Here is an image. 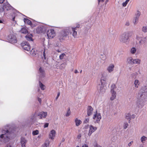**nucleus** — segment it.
<instances>
[{
  "mask_svg": "<svg viewBox=\"0 0 147 147\" xmlns=\"http://www.w3.org/2000/svg\"><path fill=\"white\" fill-rule=\"evenodd\" d=\"M139 101L138 103L139 108H142L145 105L147 98V86H144L141 88L138 96Z\"/></svg>",
  "mask_w": 147,
  "mask_h": 147,
  "instance_id": "obj_1",
  "label": "nucleus"
},
{
  "mask_svg": "<svg viewBox=\"0 0 147 147\" xmlns=\"http://www.w3.org/2000/svg\"><path fill=\"white\" fill-rule=\"evenodd\" d=\"M10 131L3 128L0 129V139L4 143L9 142L11 139Z\"/></svg>",
  "mask_w": 147,
  "mask_h": 147,
  "instance_id": "obj_2",
  "label": "nucleus"
},
{
  "mask_svg": "<svg viewBox=\"0 0 147 147\" xmlns=\"http://www.w3.org/2000/svg\"><path fill=\"white\" fill-rule=\"evenodd\" d=\"M70 28L69 27L64 28L59 33L58 37L60 40H63L67 37L69 34H71Z\"/></svg>",
  "mask_w": 147,
  "mask_h": 147,
  "instance_id": "obj_3",
  "label": "nucleus"
},
{
  "mask_svg": "<svg viewBox=\"0 0 147 147\" xmlns=\"http://www.w3.org/2000/svg\"><path fill=\"white\" fill-rule=\"evenodd\" d=\"M45 74L44 70L43 68L40 67L39 69L37 77L38 78L39 80V86L41 90H44L45 89V86L40 81L42 80V78L45 77Z\"/></svg>",
  "mask_w": 147,
  "mask_h": 147,
  "instance_id": "obj_4",
  "label": "nucleus"
},
{
  "mask_svg": "<svg viewBox=\"0 0 147 147\" xmlns=\"http://www.w3.org/2000/svg\"><path fill=\"white\" fill-rule=\"evenodd\" d=\"M136 38L138 41V44L139 46L142 47L146 45L147 42L146 37H143L139 35H137Z\"/></svg>",
  "mask_w": 147,
  "mask_h": 147,
  "instance_id": "obj_5",
  "label": "nucleus"
},
{
  "mask_svg": "<svg viewBox=\"0 0 147 147\" xmlns=\"http://www.w3.org/2000/svg\"><path fill=\"white\" fill-rule=\"evenodd\" d=\"M129 39V32H125L123 33L119 37V40L122 42L127 44Z\"/></svg>",
  "mask_w": 147,
  "mask_h": 147,
  "instance_id": "obj_6",
  "label": "nucleus"
},
{
  "mask_svg": "<svg viewBox=\"0 0 147 147\" xmlns=\"http://www.w3.org/2000/svg\"><path fill=\"white\" fill-rule=\"evenodd\" d=\"M37 116L38 115L36 112L32 114L29 117V119H28L27 121V122H29L31 124H32L36 121Z\"/></svg>",
  "mask_w": 147,
  "mask_h": 147,
  "instance_id": "obj_7",
  "label": "nucleus"
},
{
  "mask_svg": "<svg viewBox=\"0 0 147 147\" xmlns=\"http://www.w3.org/2000/svg\"><path fill=\"white\" fill-rule=\"evenodd\" d=\"M21 45L22 48L24 50L29 51L30 49V46L29 43L27 41L22 42Z\"/></svg>",
  "mask_w": 147,
  "mask_h": 147,
  "instance_id": "obj_8",
  "label": "nucleus"
},
{
  "mask_svg": "<svg viewBox=\"0 0 147 147\" xmlns=\"http://www.w3.org/2000/svg\"><path fill=\"white\" fill-rule=\"evenodd\" d=\"M9 42L12 44L16 43L17 42V39L15 36L11 34L9 35L7 38Z\"/></svg>",
  "mask_w": 147,
  "mask_h": 147,
  "instance_id": "obj_9",
  "label": "nucleus"
},
{
  "mask_svg": "<svg viewBox=\"0 0 147 147\" xmlns=\"http://www.w3.org/2000/svg\"><path fill=\"white\" fill-rule=\"evenodd\" d=\"M47 34L48 37L49 39L53 38L55 36V32L54 30L52 29L48 30Z\"/></svg>",
  "mask_w": 147,
  "mask_h": 147,
  "instance_id": "obj_10",
  "label": "nucleus"
},
{
  "mask_svg": "<svg viewBox=\"0 0 147 147\" xmlns=\"http://www.w3.org/2000/svg\"><path fill=\"white\" fill-rule=\"evenodd\" d=\"M101 116L100 114L99 113H96L94 115L93 119L94 120L95 123H99L101 119Z\"/></svg>",
  "mask_w": 147,
  "mask_h": 147,
  "instance_id": "obj_11",
  "label": "nucleus"
},
{
  "mask_svg": "<svg viewBox=\"0 0 147 147\" xmlns=\"http://www.w3.org/2000/svg\"><path fill=\"white\" fill-rule=\"evenodd\" d=\"M98 90L100 92L103 93L105 92V90L107 89V88L105 84H104L103 85L101 84H99L98 86L97 87Z\"/></svg>",
  "mask_w": 147,
  "mask_h": 147,
  "instance_id": "obj_12",
  "label": "nucleus"
},
{
  "mask_svg": "<svg viewBox=\"0 0 147 147\" xmlns=\"http://www.w3.org/2000/svg\"><path fill=\"white\" fill-rule=\"evenodd\" d=\"M89 129V131L88 135L89 136H90L97 129V128L96 127L93 126L92 125H90Z\"/></svg>",
  "mask_w": 147,
  "mask_h": 147,
  "instance_id": "obj_13",
  "label": "nucleus"
},
{
  "mask_svg": "<svg viewBox=\"0 0 147 147\" xmlns=\"http://www.w3.org/2000/svg\"><path fill=\"white\" fill-rule=\"evenodd\" d=\"M47 112L42 111L40 112L38 115V116L40 117V119H43L45 118L47 116Z\"/></svg>",
  "mask_w": 147,
  "mask_h": 147,
  "instance_id": "obj_14",
  "label": "nucleus"
},
{
  "mask_svg": "<svg viewBox=\"0 0 147 147\" xmlns=\"http://www.w3.org/2000/svg\"><path fill=\"white\" fill-rule=\"evenodd\" d=\"M56 134V132L53 129L51 130L49 134V138L53 140L54 139V137Z\"/></svg>",
  "mask_w": 147,
  "mask_h": 147,
  "instance_id": "obj_15",
  "label": "nucleus"
},
{
  "mask_svg": "<svg viewBox=\"0 0 147 147\" xmlns=\"http://www.w3.org/2000/svg\"><path fill=\"white\" fill-rule=\"evenodd\" d=\"M115 65L113 63L109 65L108 67L107 70L109 73H111L114 69Z\"/></svg>",
  "mask_w": 147,
  "mask_h": 147,
  "instance_id": "obj_16",
  "label": "nucleus"
},
{
  "mask_svg": "<svg viewBox=\"0 0 147 147\" xmlns=\"http://www.w3.org/2000/svg\"><path fill=\"white\" fill-rule=\"evenodd\" d=\"M93 109L91 106H89L88 107L87 109V114L88 116H89L92 115Z\"/></svg>",
  "mask_w": 147,
  "mask_h": 147,
  "instance_id": "obj_17",
  "label": "nucleus"
},
{
  "mask_svg": "<svg viewBox=\"0 0 147 147\" xmlns=\"http://www.w3.org/2000/svg\"><path fill=\"white\" fill-rule=\"evenodd\" d=\"M106 81V77L104 76L103 74H102V76L100 78V83L102 85L105 84Z\"/></svg>",
  "mask_w": 147,
  "mask_h": 147,
  "instance_id": "obj_18",
  "label": "nucleus"
},
{
  "mask_svg": "<svg viewBox=\"0 0 147 147\" xmlns=\"http://www.w3.org/2000/svg\"><path fill=\"white\" fill-rule=\"evenodd\" d=\"M111 96L110 98L111 100H113L115 99L116 96V93L115 91H111Z\"/></svg>",
  "mask_w": 147,
  "mask_h": 147,
  "instance_id": "obj_19",
  "label": "nucleus"
},
{
  "mask_svg": "<svg viewBox=\"0 0 147 147\" xmlns=\"http://www.w3.org/2000/svg\"><path fill=\"white\" fill-rule=\"evenodd\" d=\"M69 28H70V31H71L72 30L73 31L72 35L74 38H76L77 34V32L76 31V28H71V27H69Z\"/></svg>",
  "mask_w": 147,
  "mask_h": 147,
  "instance_id": "obj_20",
  "label": "nucleus"
},
{
  "mask_svg": "<svg viewBox=\"0 0 147 147\" xmlns=\"http://www.w3.org/2000/svg\"><path fill=\"white\" fill-rule=\"evenodd\" d=\"M5 7V9L6 12L7 11H10L12 9V7L9 4L7 3V4L4 5Z\"/></svg>",
  "mask_w": 147,
  "mask_h": 147,
  "instance_id": "obj_21",
  "label": "nucleus"
},
{
  "mask_svg": "<svg viewBox=\"0 0 147 147\" xmlns=\"http://www.w3.org/2000/svg\"><path fill=\"white\" fill-rule=\"evenodd\" d=\"M134 59L131 57H129L127 59V63L130 65H133Z\"/></svg>",
  "mask_w": 147,
  "mask_h": 147,
  "instance_id": "obj_22",
  "label": "nucleus"
},
{
  "mask_svg": "<svg viewBox=\"0 0 147 147\" xmlns=\"http://www.w3.org/2000/svg\"><path fill=\"white\" fill-rule=\"evenodd\" d=\"M129 51L131 54L135 55L137 52V49L135 47H132L130 49Z\"/></svg>",
  "mask_w": 147,
  "mask_h": 147,
  "instance_id": "obj_23",
  "label": "nucleus"
},
{
  "mask_svg": "<svg viewBox=\"0 0 147 147\" xmlns=\"http://www.w3.org/2000/svg\"><path fill=\"white\" fill-rule=\"evenodd\" d=\"M147 140V137L144 136H142L140 138V141L142 143L144 144L145 143Z\"/></svg>",
  "mask_w": 147,
  "mask_h": 147,
  "instance_id": "obj_24",
  "label": "nucleus"
},
{
  "mask_svg": "<svg viewBox=\"0 0 147 147\" xmlns=\"http://www.w3.org/2000/svg\"><path fill=\"white\" fill-rule=\"evenodd\" d=\"M32 36L31 34H28L26 36V39L29 41H32Z\"/></svg>",
  "mask_w": 147,
  "mask_h": 147,
  "instance_id": "obj_25",
  "label": "nucleus"
},
{
  "mask_svg": "<svg viewBox=\"0 0 147 147\" xmlns=\"http://www.w3.org/2000/svg\"><path fill=\"white\" fill-rule=\"evenodd\" d=\"M141 62V60L139 59H134L133 65L135 64H137L139 65L140 64Z\"/></svg>",
  "mask_w": 147,
  "mask_h": 147,
  "instance_id": "obj_26",
  "label": "nucleus"
},
{
  "mask_svg": "<svg viewBox=\"0 0 147 147\" xmlns=\"http://www.w3.org/2000/svg\"><path fill=\"white\" fill-rule=\"evenodd\" d=\"M75 122L76 126H79L82 123V121L78 118H76L75 119Z\"/></svg>",
  "mask_w": 147,
  "mask_h": 147,
  "instance_id": "obj_27",
  "label": "nucleus"
},
{
  "mask_svg": "<svg viewBox=\"0 0 147 147\" xmlns=\"http://www.w3.org/2000/svg\"><path fill=\"white\" fill-rule=\"evenodd\" d=\"M24 21L25 23L29 25H31L32 24L31 21L27 19L24 18Z\"/></svg>",
  "mask_w": 147,
  "mask_h": 147,
  "instance_id": "obj_28",
  "label": "nucleus"
},
{
  "mask_svg": "<svg viewBox=\"0 0 147 147\" xmlns=\"http://www.w3.org/2000/svg\"><path fill=\"white\" fill-rule=\"evenodd\" d=\"M5 8L4 6L3 5L2 7L0 8V12L3 13V15H4L5 13H7Z\"/></svg>",
  "mask_w": 147,
  "mask_h": 147,
  "instance_id": "obj_29",
  "label": "nucleus"
},
{
  "mask_svg": "<svg viewBox=\"0 0 147 147\" xmlns=\"http://www.w3.org/2000/svg\"><path fill=\"white\" fill-rule=\"evenodd\" d=\"M27 142V140H26L25 138H22L21 140V144H26Z\"/></svg>",
  "mask_w": 147,
  "mask_h": 147,
  "instance_id": "obj_30",
  "label": "nucleus"
},
{
  "mask_svg": "<svg viewBox=\"0 0 147 147\" xmlns=\"http://www.w3.org/2000/svg\"><path fill=\"white\" fill-rule=\"evenodd\" d=\"M47 51L45 49L43 53V57L45 60H46L47 59L46 55L47 54Z\"/></svg>",
  "mask_w": 147,
  "mask_h": 147,
  "instance_id": "obj_31",
  "label": "nucleus"
},
{
  "mask_svg": "<svg viewBox=\"0 0 147 147\" xmlns=\"http://www.w3.org/2000/svg\"><path fill=\"white\" fill-rule=\"evenodd\" d=\"M139 20V18L135 17L133 20V23L134 25H136L138 23Z\"/></svg>",
  "mask_w": 147,
  "mask_h": 147,
  "instance_id": "obj_32",
  "label": "nucleus"
},
{
  "mask_svg": "<svg viewBox=\"0 0 147 147\" xmlns=\"http://www.w3.org/2000/svg\"><path fill=\"white\" fill-rule=\"evenodd\" d=\"M49 144V141H47L42 146V147H48Z\"/></svg>",
  "mask_w": 147,
  "mask_h": 147,
  "instance_id": "obj_33",
  "label": "nucleus"
},
{
  "mask_svg": "<svg viewBox=\"0 0 147 147\" xmlns=\"http://www.w3.org/2000/svg\"><path fill=\"white\" fill-rule=\"evenodd\" d=\"M134 84L135 88H138V85L139 84V82L138 80H136L134 82Z\"/></svg>",
  "mask_w": 147,
  "mask_h": 147,
  "instance_id": "obj_34",
  "label": "nucleus"
},
{
  "mask_svg": "<svg viewBox=\"0 0 147 147\" xmlns=\"http://www.w3.org/2000/svg\"><path fill=\"white\" fill-rule=\"evenodd\" d=\"M116 88V86L115 84H113L111 86V91H115V90Z\"/></svg>",
  "mask_w": 147,
  "mask_h": 147,
  "instance_id": "obj_35",
  "label": "nucleus"
},
{
  "mask_svg": "<svg viewBox=\"0 0 147 147\" xmlns=\"http://www.w3.org/2000/svg\"><path fill=\"white\" fill-rule=\"evenodd\" d=\"M20 32L23 33H26L28 32V30L26 28H23L20 30Z\"/></svg>",
  "mask_w": 147,
  "mask_h": 147,
  "instance_id": "obj_36",
  "label": "nucleus"
},
{
  "mask_svg": "<svg viewBox=\"0 0 147 147\" xmlns=\"http://www.w3.org/2000/svg\"><path fill=\"white\" fill-rule=\"evenodd\" d=\"M42 29L41 27H38L36 29V31L37 33H39L41 32Z\"/></svg>",
  "mask_w": 147,
  "mask_h": 147,
  "instance_id": "obj_37",
  "label": "nucleus"
},
{
  "mask_svg": "<svg viewBox=\"0 0 147 147\" xmlns=\"http://www.w3.org/2000/svg\"><path fill=\"white\" fill-rule=\"evenodd\" d=\"M142 31L144 33L147 32V26H143L142 28Z\"/></svg>",
  "mask_w": 147,
  "mask_h": 147,
  "instance_id": "obj_38",
  "label": "nucleus"
},
{
  "mask_svg": "<svg viewBox=\"0 0 147 147\" xmlns=\"http://www.w3.org/2000/svg\"><path fill=\"white\" fill-rule=\"evenodd\" d=\"M131 114L130 113H128L125 114V117L127 119H130Z\"/></svg>",
  "mask_w": 147,
  "mask_h": 147,
  "instance_id": "obj_39",
  "label": "nucleus"
},
{
  "mask_svg": "<svg viewBox=\"0 0 147 147\" xmlns=\"http://www.w3.org/2000/svg\"><path fill=\"white\" fill-rule=\"evenodd\" d=\"M71 113L70 108H69L67 111V112L65 114L66 116L68 117L71 114Z\"/></svg>",
  "mask_w": 147,
  "mask_h": 147,
  "instance_id": "obj_40",
  "label": "nucleus"
},
{
  "mask_svg": "<svg viewBox=\"0 0 147 147\" xmlns=\"http://www.w3.org/2000/svg\"><path fill=\"white\" fill-rule=\"evenodd\" d=\"M67 65V63L66 62H64L63 63H62L60 66V68L61 69H63L65 67L66 65Z\"/></svg>",
  "mask_w": 147,
  "mask_h": 147,
  "instance_id": "obj_41",
  "label": "nucleus"
},
{
  "mask_svg": "<svg viewBox=\"0 0 147 147\" xmlns=\"http://www.w3.org/2000/svg\"><path fill=\"white\" fill-rule=\"evenodd\" d=\"M39 133V131L37 130L33 131L32 132V134L34 136L36 135Z\"/></svg>",
  "mask_w": 147,
  "mask_h": 147,
  "instance_id": "obj_42",
  "label": "nucleus"
},
{
  "mask_svg": "<svg viewBox=\"0 0 147 147\" xmlns=\"http://www.w3.org/2000/svg\"><path fill=\"white\" fill-rule=\"evenodd\" d=\"M129 1V0H126L125 2L123 3H122L123 6L124 7H125Z\"/></svg>",
  "mask_w": 147,
  "mask_h": 147,
  "instance_id": "obj_43",
  "label": "nucleus"
},
{
  "mask_svg": "<svg viewBox=\"0 0 147 147\" xmlns=\"http://www.w3.org/2000/svg\"><path fill=\"white\" fill-rule=\"evenodd\" d=\"M65 56V55L64 53H63L60 55L59 56V58L61 59H62Z\"/></svg>",
  "mask_w": 147,
  "mask_h": 147,
  "instance_id": "obj_44",
  "label": "nucleus"
},
{
  "mask_svg": "<svg viewBox=\"0 0 147 147\" xmlns=\"http://www.w3.org/2000/svg\"><path fill=\"white\" fill-rule=\"evenodd\" d=\"M100 58L102 60H104L106 59V57L105 55L104 54L103 55H101Z\"/></svg>",
  "mask_w": 147,
  "mask_h": 147,
  "instance_id": "obj_45",
  "label": "nucleus"
},
{
  "mask_svg": "<svg viewBox=\"0 0 147 147\" xmlns=\"http://www.w3.org/2000/svg\"><path fill=\"white\" fill-rule=\"evenodd\" d=\"M140 12L139 11H137L136 13V14L135 17L139 18V17L140 16Z\"/></svg>",
  "mask_w": 147,
  "mask_h": 147,
  "instance_id": "obj_46",
  "label": "nucleus"
},
{
  "mask_svg": "<svg viewBox=\"0 0 147 147\" xmlns=\"http://www.w3.org/2000/svg\"><path fill=\"white\" fill-rule=\"evenodd\" d=\"M128 125V124L127 123H124V128L125 129L127 128Z\"/></svg>",
  "mask_w": 147,
  "mask_h": 147,
  "instance_id": "obj_47",
  "label": "nucleus"
},
{
  "mask_svg": "<svg viewBox=\"0 0 147 147\" xmlns=\"http://www.w3.org/2000/svg\"><path fill=\"white\" fill-rule=\"evenodd\" d=\"M89 121V118H86L84 121V123H88Z\"/></svg>",
  "mask_w": 147,
  "mask_h": 147,
  "instance_id": "obj_48",
  "label": "nucleus"
},
{
  "mask_svg": "<svg viewBox=\"0 0 147 147\" xmlns=\"http://www.w3.org/2000/svg\"><path fill=\"white\" fill-rule=\"evenodd\" d=\"M49 123H45L44 125V128H46L47 127H48L49 126Z\"/></svg>",
  "mask_w": 147,
  "mask_h": 147,
  "instance_id": "obj_49",
  "label": "nucleus"
},
{
  "mask_svg": "<svg viewBox=\"0 0 147 147\" xmlns=\"http://www.w3.org/2000/svg\"><path fill=\"white\" fill-rule=\"evenodd\" d=\"M135 115L134 114H132V115H131L130 119H129V120L131 119H134L135 117Z\"/></svg>",
  "mask_w": 147,
  "mask_h": 147,
  "instance_id": "obj_50",
  "label": "nucleus"
},
{
  "mask_svg": "<svg viewBox=\"0 0 147 147\" xmlns=\"http://www.w3.org/2000/svg\"><path fill=\"white\" fill-rule=\"evenodd\" d=\"M34 51V50L33 49L30 51V54L32 55H34L36 54L35 53H33Z\"/></svg>",
  "mask_w": 147,
  "mask_h": 147,
  "instance_id": "obj_51",
  "label": "nucleus"
},
{
  "mask_svg": "<svg viewBox=\"0 0 147 147\" xmlns=\"http://www.w3.org/2000/svg\"><path fill=\"white\" fill-rule=\"evenodd\" d=\"M133 143V141H131V142H129L128 144V146L129 147H130Z\"/></svg>",
  "mask_w": 147,
  "mask_h": 147,
  "instance_id": "obj_52",
  "label": "nucleus"
},
{
  "mask_svg": "<svg viewBox=\"0 0 147 147\" xmlns=\"http://www.w3.org/2000/svg\"><path fill=\"white\" fill-rule=\"evenodd\" d=\"M60 95V92H59L58 93L57 96L55 98L56 100H57V98H58V97Z\"/></svg>",
  "mask_w": 147,
  "mask_h": 147,
  "instance_id": "obj_53",
  "label": "nucleus"
},
{
  "mask_svg": "<svg viewBox=\"0 0 147 147\" xmlns=\"http://www.w3.org/2000/svg\"><path fill=\"white\" fill-rule=\"evenodd\" d=\"M80 27V26L78 24V25H77L76 26V27H71V28H76V30H77V28H79Z\"/></svg>",
  "mask_w": 147,
  "mask_h": 147,
  "instance_id": "obj_54",
  "label": "nucleus"
},
{
  "mask_svg": "<svg viewBox=\"0 0 147 147\" xmlns=\"http://www.w3.org/2000/svg\"><path fill=\"white\" fill-rule=\"evenodd\" d=\"M125 25L126 26H129V22L128 21H127L126 22V23L125 24Z\"/></svg>",
  "mask_w": 147,
  "mask_h": 147,
  "instance_id": "obj_55",
  "label": "nucleus"
},
{
  "mask_svg": "<svg viewBox=\"0 0 147 147\" xmlns=\"http://www.w3.org/2000/svg\"><path fill=\"white\" fill-rule=\"evenodd\" d=\"M144 144L142 143L139 146V147H144Z\"/></svg>",
  "mask_w": 147,
  "mask_h": 147,
  "instance_id": "obj_56",
  "label": "nucleus"
},
{
  "mask_svg": "<svg viewBox=\"0 0 147 147\" xmlns=\"http://www.w3.org/2000/svg\"><path fill=\"white\" fill-rule=\"evenodd\" d=\"M5 147H13L10 144H8Z\"/></svg>",
  "mask_w": 147,
  "mask_h": 147,
  "instance_id": "obj_57",
  "label": "nucleus"
},
{
  "mask_svg": "<svg viewBox=\"0 0 147 147\" xmlns=\"http://www.w3.org/2000/svg\"><path fill=\"white\" fill-rule=\"evenodd\" d=\"M104 0H98V3L100 2H102L104 1Z\"/></svg>",
  "mask_w": 147,
  "mask_h": 147,
  "instance_id": "obj_58",
  "label": "nucleus"
},
{
  "mask_svg": "<svg viewBox=\"0 0 147 147\" xmlns=\"http://www.w3.org/2000/svg\"><path fill=\"white\" fill-rule=\"evenodd\" d=\"M82 147H88V146L87 144H84L82 146Z\"/></svg>",
  "mask_w": 147,
  "mask_h": 147,
  "instance_id": "obj_59",
  "label": "nucleus"
},
{
  "mask_svg": "<svg viewBox=\"0 0 147 147\" xmlns=\"http://www.w3.org/2000/svg\"><path fill=\"white\" fill-rule=\"evenodd\" d=\"M38 100L39 102L40 103L41 102V98H38Z\"/></svg>",
  "mask_w": 147,
  "mask_h": 147,
  "instance_id": "obj_60",
  "label": "nucleus"
},
{
  "mask_svg": "<svg viewBox=\"0 0 147 147\" xmlns=\"http://www.w3.org/2000/svg\"><path fill=\"white\" fill-rule=\"evenodd\" d=\"M42 136L40 134L38 136L37 138H40L42 137Z\"/></svg>",
  "mask_w": 147,
  "mask_h": 147,
  "instance_id": "obj_61",
  "label": "nucleus"
},
{
  "mask_svg": "<svg viewBox=\"0 0 147 147\" xmlns=\"http://www.w3.org/2000/svg\"><path fill=\"white\" fill-rule=\"evenodd\" d=\"M22 147H26V144H21Z\"/></svg>",
  "mask_w": 147,
  "mask_h": 147,
  "instance_id": "obj_62",
  "label": "nucleus"
},
{
  "mask_svg": "<svg viewBox=\"0 0 147 147\" xmlns=\"http://www.w3.org/2000/svg\"><path fill=\"white\" fill-rule=\"evenodd\" d=\"M4 0H0V3H3Z\"/></svg>",
  "mask_w": 147,
  "mask_h": 147,
  "instance_id": "obj_63",
  "label": "nucleus"
},
{
  "mask_svg": "<svg viewBox=\"0 0 147 147\" xmlns=\"http://www.w3.org/2000/svg\"><path fill=\"white\" fill-rule=\"evenodd\" d=\"M78 72V71L77 70H75L74 71V73L75 74H76Z\"/></svg>",
  "mask_w": 147,
  "mask_h": 147,
  "instance_id": "obj_64",
  "label": "nucleus"
}]
</instances>
